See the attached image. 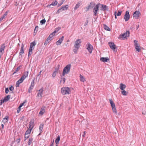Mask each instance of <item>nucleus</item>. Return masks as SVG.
<instances>
[{
  "mask_svg": "<svg viewBox=\"0 0 146 146\" xmlns=\"http://www.w3.org/2000/svg\"><path fill=\"white\" fill-rule=\"evenodd\" d=\"M34 85V80L31 82V85L29 89L28 92L29 93H31L32 92V90L33 89Z\"/></svg>",
  "mask_w": 146,
  "mask_h": 146,
  "instance_id": "13",
  "label": "nucleus"
},
{
  "mask_svg": "<svg viewBox=\"0 0 146 146\" xmlns=\"http://www.w3.org/2000/svg\"><path fill=\"white\" fill-rule=\"evenodd\" d=\"M24 47V45L23 44H22L21 46L20 51L19 53V54L21 56H22V54L24 53V51L23 49Z\"/></svg>",
  "mask_w": 146,
  "mask_h": 146,
  "instance_id": "20",
  "label": "nucleus"
},
{
  "mask_svg": "<svg viewBox=\"0 0 146 146\" xmlns=\"http://www.w3.org/2000/svg\"><path fill=\"white\" fill-rule=\"evenodd\" d=\"M139 46H138V47H135L136 50L138 52H140L141 50V49L139 48Z\"/></svg>",
  "mask_w": 146,
  "mask_h": 146,
  "instance_id": "43",
  "label": "nucleus"
},
{
  "mask_svg": "<svg viewBox=\"0 0 146 146\" xmlns=\"http://www.w3.org/2000/svg\"><path fill=\"white\" fill-rule=\"evenodd\" d=\"M100 61L103 62H105L109 60L108 57H101L100 58Z\"/></svg>",
  "mask_w": 146,
  "mask_h": 146,
  "instance_id": "22",
  "label": "nucleus"
},
{
  "mask_svg": "<svg viewBox=\"0 0 146 146\" xmlns=\"http://www.w3.org/2000/svg\"><path fill=\"white\" fill-rule=\"evenodd\" d=\"M71 65L68 64L64 68L62 77L64 76L65 74L68 73L70 71Z\"/></svg>",
  "mask_w": 146,
  "mask_h": 146,
  "instance_id": "1",
  "label": "nucleus"
},
{
  "mask_svg": "<svg viewBox=\"0 0 146 146\" xmlns=\"http://www.w3.org/2000/svg\"><path fill=\"white\" fill-rule=\"evenodd\" d=\"M43 124H40L39 126V129L40 130V133L42 132V130L43 129Z\"/></svg>",
  "mask_w": 146,
  "mask_h": 146,
  "instance_id": "34",
  "label": "nucleus"
},
{
  "mask_svg": "<svg viewBox=\"0 0 146 146\" xmlns=\"http://www.w3.org/2000/svg\"><path fill=\"white\" fill-rule=\"evenodd\" d=\"M95 5V3L94 2H91L88 5V7L90 9H91L93 8Z\"/></svg>",
  "mask_w": 146,
  "mask_h": 146,
  "instance_id": "23",
  "label": "nucleus"
},
{
  "mask_svg": "<svg viewBox=\"0 0 146 146\" xmlns=\"http://www.w3.org/2000/svg\"><path fill=\"white\" fill-rule=\"evenodd\" d=\"M60 140V137L59 136H58L57 138L56 139L55 142L56 144H58Z\"/></svg>",
  "mask_w": 146,
  "mask_h": 146,
  "instance_id": "36",
  "label": "nucleus"
},
{
  "mask_svg": "<svg viewBox=\"0 0 146 146\" xmlns=\"http://www.w3.org/2000/svg\"><path fill=\"white\" fill-rule=\"evenodd\" d=\"M21 67V66H18L17 68V69H16V70H15L17 72L18 71L20 70Z\"/></svg>",
  "mask_w": 146,
  "mask_h": 146,
  "instance_id": "55",
  "label": "nucleus"
},
{
  "mask_svg": "<svg viewBox=\"0 0 146 146\" xmlns=\"http://www.w3.org/2000/svg\"><path fill=\"white\" fill-rule=\"evenodd\" d=\"M38 27L37 26H36L35 27V30H34V32L35 33H36L38 29Z\"/></svg>",
  "mask_w": 146,
  "mask_h": 146,
  "instance_id": "45",
  "label": "nucleus"
},
{
  "mask_svg": "<svg viewBox=\"0 0 146 146\" xmlns=\"http://www.w3.org/2000/svg\"><path fill=\"white\" fill-rule=\"evenodd\" d=\"M101 7H100V9L101 11H108V7L106 5L104 4H101Z\"/></svg>",
  "mask_w": 146,
  "mask_h": 146,
  "instance_id": "10",
  "label": "nucleus"
},
{
  "mask_svg": "<svg viewBox=\"0 0 146 146\" xmlns=\"http://www.w3.org/2000/svg\"><path fill=\"white\" fill-rule=\"evenodd\" d=\"M86 48L90 54H91L93 49V47L89 42L86 46Z\"/></svg>",
  "mask_w": 146,
  "mask_h": 146,
  "instance_id": "6",
  "label": "nucleus"
},
{
  "mask_svg": "<svg viewBox=\"0 0 146 146\" xmlns=\"http://www.w3.org/2000/svg\"><path fill=\"white\" fill-rule=\"evenodd\" d=\"M130 15L129 14V12L126 11L124 16V19L125 21H127L130 18Z\"/></svg>",
  "mask_w": 146,
  "mask_h": 146,
  "instance_id": "8",
  "label": "nucleus"
},
{
  "mask_svg": "<svg viewBox=\"0 0 146 146\" xmlns=\"http://www.w3.org/2000/svg\"><path fill=\"white\" fill-rule=\"evenodd\" d=\"M57 3H58L57 1L56 0L52 2V3L50 4V5H48V7H50L52 5L53 6L56 5L57 4Z\"/></svg>",
  "mask_w": 146,
  "mask_h": 146,
  "instance_id": "25",
  "label": "nucleus"
},
{
  "mask_svg": "<svg viewBox=\"0 0 146 146\" xmlns=\"http://www.w3.org/2000/svg\"><path fill=\"white\" fill-rule=\"evenodd\" d=\"M64 38V36H62L61 38H60L59 40L56 42V44L57 45H60L63 41Z\"/></svg>",
  "mask_w": 146,
  "mask_h": 146,
  "instance_id": "18",
  "label": "nucleus"
},
{
  "mask_svg": "<svg viewBox=\"0 0 146 146\" xmlns=\"http://www.w3.org/2000/svg\"><path fill=\"white\" fill-rule=\"evenodd\" d=\"M9 89L8 88H7L5 89V92L6 94H8L9 92Z\"/></svg>",
  "mask_w": 146,
  "mask_h": 146,
  "instance_id": "47",
  "label": "nucleus"
},
{
  "mask_svg": "<svg viewBox=\"0 0 146 146\" xmlns=\"http://www.w3.org/2000/svg\"><path fill=\"white\" fill-rule=\"evenodd\" d=\"M33 140V139L32 138H30L29 139V141L28 142V145H31V143H32Z\"/></svg>",
  "mask_w": 146,
  "mask_h": 146,
  "instance_id": "37",
  "label": "nucleus"
},
{
  "mask_svg": "<svg viewBox=\"0 0 146 146\" xmlns=\"http://www.w3.org/2000/svg\"><path fill=\"white\" fill-rule=\"evenodd\" d=\"M130 33L129 31H126L123 34L120 35L118 37V38L120 39H124L127 37L129 36Z\"/></svg>",
  "mask_w": 146,
  "mask_h": 146,
  "instance_id": "3",
  "label": "nucleus"
},
{
  "mask_svg": "<svg viewBox=\"0 0 146 146\" xmlns=\"http://www.w3.org/2000/svg\"><path fill=\"white\" fill-rule=\"evenodd\" d=\"M5 48V44H3L1 46L0 48V58H1V56L3 54L4 50Z\"/></svg>",
  "mask_w": 146,
  "mask_h": 146,
  "instance_id": "15",
  "label": "nucleus"
},
{
  "mask_svg": "<svg viewBox=\"0 0 146 146\" xmlns=\"http://www.w3.org/2000/svg\"><path fill=\"white\" fill-rule=\"evenodd\" d=\"M86 132L85 131H84V134L83 135H82V136L83 137H84L85 136V134H86Z\"/></svg>",
  "mask_w": 146,
  "mask_h": 146,
  "instance_id": "62",
  "label": "nucleus"
},
{
  "mask_svg": "<svg viewBox=\"0 0 146 146\" xmlns=\"http://www.w3.org/2000/svg\"><path fill=\"white\" fill-rule=\"evenodd\" d=\"M81 42V39H77L75 42L74 47H76V48H79Z\"/></svg>",
  "mask_w": 146,
  "mask_h": 146,
  "instance_id": "7",
  "label": "nucleus"
},
{
  "mask_svg": "<svg viewBox=\"0 0 146 146\" xmlns=\"http://www.w3.org/2000/svg\"><path fill=\"white\" fill-rule=\"evenodd\" d=\"M88 20H87L86 21V22L85 23L84 25L85 26L87 25H88Z\"/></svg>",
  "mask_w": 146,
  "mask_h": 146,
  "instance_id": "58",
  "label": "nucleus"
},
{
  "mask_svg": "<svg viewBox=\"0 0 146 146\" xmlns=\"http://www.w3.org/2000/svg\"><path fill=\"white\" fill-rule=\"evenodd\" d=\"M34 123L33 120H31L29 122V128L32 129L34 126Z\"/></svg>",
  "mask_w": 146,
  "mask_h": 146,
  "instance_id": "19",
  "label": "nucleus"
},
{
  "mask_svg": "<svg viewBox=\"0 0 146 146\" xmlns=\"http://www.w3.org/2000/svg\"><path fill=\"white\" fill-rule=\"evenodd\" d=\"M21 109V108H19V107L18 108V110H17V112L19 113Z\"/></svg>",
  "mask_w": 146,
  "mask_h": 146,
  "instance_id": "57",
  "label": "nucleus"
},
{
  "mask_svg": "<svg viewBox=\"0 0 146 146\" xmlns=\"http://www.w3.org/2000/svg\"><path fill=\"white\" fill-rule=\"evenodd\" d=\"M46 107L43 106L41 108V110L39 113V115H42L45 112Z\"/></svg>",
  "mask_w": 146,
  "mask_h": 146,
  "instance_id": "16",
  "label": "nucleus"
},
{
  "mask_svg": "<svg viewBox=\"0 0 146 146\" xmlns=\"http://www.w3.org/2000/svg\"><path fill=\"white\" fill-rule=\"evenodd\" d=\"M29 74L28 71L24 72L23 75L21 77L24 80L28 76Z\"/></svg>",
  "mask_w": 146,
  "mask_h": 146,
  "instance_id": "21",
  "label": "nucleus"
},
{
  "mask_svg": "<svg viewBox=\"0 0 146 146\" xmlns=\"http://www.w3.org/2000/svg\"><path fill=\"white\" fill-rule=\"evenodd\" d=\"M32 129H31L29 128L28 130L26 131L25 134H26L27 135H29V134H30L31 133Z\"/></svg>",
  "mask_w": 146,
  "mask_h": 146,
  "instance_id": "32",
  "label": "nucleus"
},
{
  "mask_svg": "<svg viewBox=\"0 0 146 146\" xmlns=\"http://www.w3.org/2000/svg\"><path fill=\"white\" fill-rule=\"evenodd\" d=\"M79 48H76V47H74V48L73 49V51L76 54L77 53V50L79 49Z\"/></svg>",
  "mask_w": 146,
  "mask_h": 146,
  "instance_id": "44",
  "label": "nucleus"
},
{
  "mask_svg": "<svg viewBox=\"0 0 146 146\" xmlns=\"http://www.w3.org/2000/svg\"><path fill=\"white\" fill-rule=\"evenodd\" d=\"M80 81L84 82L85 81V79L84 78L83 76H82L81 74L80 75Z\"/></svg>",
  "mask_w": 146,
  "mask_h": 146,
  "instance_id": "33",
  "label": "nucleus"
},
{
  "mask_svg": "<svg viewBox=\"0 0 146 146\" xmlns=\"http://www.w3.org/2000/svg\"><path fill=\"white\" fill-rule=\"evenodd\" d=\"M8 120V117H7V118H4L3 119V121H4L5 122H7V121Z\"/></svg>",
  "mask_w": 146,
  "mask_h": 146,
  "instance_id": "54",
  "label": "nucleus"
},
{
  "mask_svg": "<svg viewBox=\"0 0 146 146\" xmlns=\"http://www.w3.org/2000/svg\"><path fill=\"white\" fill-rule=\"evenodd\" d=\"M9 90L11 91H13L14 89V87L11 86V87L9 88Z\"/></svg>",
  "mask_w": 146,
  "mask_h": 146,
  "instance_id": "49",
  "label": "nucleus"
},
{
  "mask_svg": "<svg viewBox=\"0 0 146 146\" xmlns=\"http://www.w3.org/2000/svg\"><path fill=\"white\" fill-rule=\"evenodd\" d=\"M56 73H57L55 72H53V74H52V78H54V77L56 75Z\"/></svg>",
  "mask_w": 146,
  "mask_h": 146,
  "instance_id": "46",
  "label": "nucleus"
},
{
  "mask_svg": "<svg viewBox=\"0 0 146 146\" xmlns=\"http://www.w3.org/2000/svg\"><path fill=\"white\" fill-rule=\"evenodd\" d=\"M24 103L25 102H24L23 103H22V104H21L19 106V108H21L24 105Z\"/></svg>",
  "mask_w": 146,
  "mask_h": 146,
  "instance_id": "56",
  "label": "nucleus"
},
{
  "mask_svg": "<svg viewBox=\"0 0 146 146\" xmlns=\"http://www.w3.org/2000/svg\"><path fill=\"white\" fill-rule=\"evenodd\" d=\"M50 41H48L47 40V39H46V40L45 41V42L44 44V45H46L49 42H50Z\"/></svg>",
  "mask_w": 146,
  "mask_h": 146,
  "instance_id": "50",
  "label": "nucleus"
},
{
  "mask_svg": "<svg viewBox=\"0 0 146 146\" xmlns=\"http://www.w3.org/2000/svg\"><path fill=\"white\" fill-rule=\"evenodd\" d=\"M115 14L117 16H119L121 15V14L122 13V11H118V13H117L116 11H115Z\"/></svg>",
  "mask_w": 146,
  "mask_h": 146,
  "instance_id": "42",
  "label": "nucleus"
},
{
  "mask_svg": "<svg viewBox=\"0 0 146 146\" xmlns=\"http://www.w3.org/2000/svg\"><path fill=\"white\" fill-rule=\"evenodd\" d=\"M89 9H90L88 7V6H87L86 8L85 11H88Z\"/></svg>",
  "mask_w": 146,
  "mask_h": 146,
  "instance_id": "61",
  "label": "nucleus"
},
{
  "mask_svg": "<svg viewBox=\"0 0 146 146\" xmlns=\"http://www.w3.org/2000/svg\"><path fill=\"white\" fill-rule=\"evenodd\" d=\"M134 44L135 47H138V46H139L138 43V42L136 40H134Z\"/></svg>",
  "mask_w": 146,
  "mask_h": 146,
  "instance_id": "31",
  "label": "nucleus"
},
{
  "mask_svg": "<svg viewBox=\"0 0 146 146\" xmlns=\"http://www.w3.org/2000/svg\"><path fill=\"white\" fill-rule=\"evenodd\" d=\"M109 100L110 101V102L111 104V106L112 109V111L115 114L117 113V111L116 109L115 105V104L113 102V101L111 99H109Z\"/></svg>",
  "mask_w": 146,
  "mask_h": 146,
  "instance_id": "5",
  "label": "nucleus"
},
{
  "mask_svg": "<svg viewBox=\"0 0 146 146\" xmlns=\"http://www.w3.org/2000/svg\"><path fill=\"white\" fill-rule=\"evenodd\" d=\"M8 11H7L0 18V21H1L5 18V17L7 15Z\"/></svg>",
  "mask_w": 146,
  "mask_h": 146,
  "instance_id": "28",
  "label": "nucleus"
},
{
  "mask_svg": "<svg viewBox=\"0 0 146 146\" xmlns=\"http://www.w3.org/2000/svg\"><path fill=\"white\" fill-rule=\"evenodd\" d=\"M43 91V89L42 88L40 89L39 90V93H40V94H42V93Z\"/></svg>",
  "mask_w": 146,
  "mask_h": 146,
  "instance_id": "51",
  "label": "nucleus"
},
{
  "mask_svg": "<svg viewBox=\"0 0 146 146\" xmlns=\"http://www.w3.org/2000/svg\"><path fill=\"white\" fill-rule=\"evenodd\" d=\"M64 1V0L63 1H62V2H60V3H59L58 4V6H61L63 3V2Z\"/></svg>",
  "mask_w": 146,
  "mask_h": 146,
  "instance_id": "53",
  "label": "nucleus"
},
{
  "mask_svg": "<svg viewBox=\"0 0 146 146\" xmlns=\"http://www.w3.org/2000/svg\"><path fill=\"white\" fill-rule=\"evenodd\" d=\"M81 2L79 1L76 4L74 8V9L75 10H76L81 5Z\"/></svg>",
  "mask_w": 146,
  "mask_h": 146,
  "instance_id": "27",
  "label": "nucleus"
},
{
  "mask_svg": "<svg viewBox=\"0 0 146 146\" xmlns=\"http://www.w3.org/2000/svg\"><path fill=\"white\" fill-rule=\"evenodd\" d=\"M56 31H54L53 32L51 33L49 35V36L47 38V40L48 41H50L52 39V38L54 35L55 33H56Z\"/></svg>",
  "mask_w": 146,
  "mask_h": 146,
  "instance_id": "14",
  "label": "nucleus"
},
{
  "mask_svg": "<svg viewBox=\"0 0 146 146\" xmlns=\"http://www.w3.org/2000/svg\"><path fill=\"white\" fill-rule=\"evenodd\" d=\"M60 65L58 64V68H56L55 69V71H54V72L57 73L59 70V68L60 67Z\"/></svg>",
  "mask_w": 146,
  "mask_h": 146,
  "instance_id": "40",
  "label": "nucleus"
},
{
  "mask_svg": "<svg viewBox=\"0 0 146 146\" xmlns=\"http://www.w3.org/2000/svg\"><path fill=\"white\" fill-rule=\"evenodd\" d=\"M101 4L99 3L96 5L94 6V8L93 9V12L94 13V15L96 16L99 10V6H100Z\"/></svg>",
  "mask_w": 146,
  "mask_h": 146,
  "instance_id": "4",
  "label": "nucleus"
},
{
  "mask_svg": "<svg viewBox=\"0 0 146 146\" xmlns=\"http://www.w3.org/2000/svg\"><path fill=\"white\" fill-rule=\"evenodd\" d=\"M33 49L32 48H29L28 53V56L32 54Z\"/></svg>",
  "mask_w": 146,
  "mask_h": 146,
  "instance_id": "38",
  "label": "nucleus"
},
{
  "mask_svg": "<svg viewBox=\"0 0 146 146\" xmlns=\"http://www.w3.org/2000/svg\"><path fill=\"white\" fill-rule=\"evenodd\" d=\"M104 29L108 31H110V28L108 27L106 25L104 24Z\"/></svg>",
  "mask_w": 146,
  "mask_h": 146,
  "instance_id": "30",
  "label": "nucleus"
},
{
  "mask_svg": "<svg viewBox=\"0 0 146 146\" xmlns=\"http://www.w3.org/2000/svg\"><path fill=\"white\" fill-rule=\"evenodd\" d=\"M62 77L63 76H62V77L61 76V79H62V80H63V83H64L65 82V80L66 79H65V78H62Z\"/></svg>",
  "mask_w": 146,
  "mask_h": 146,
  "instance_id": "59",
  "label": "nucleus"
},
{
  "mask_svg": "<svg viewBox=\"0 0 146 146\" xmlns=\"http://www.w3.org/2000/svg\"><path fill=\"white\" fill-rule=\"evenodd\" d=\"M46 21L45 19H43L41 20L40 21V23L42 25L44 24Z\"/></svg>",
  "mask_w": 146,
  "mask_h": 146,
  "instance_id": "41",
  "label": "nucleus"
},
{
  "mask_svg": "<svg viewBox=\"0 0 146 146\" xmlns=\"http://www.w3.org/2000/svg\"><path fill=\"white\" fill-rule=\"evenodd\" d=\"M119 88L121 90H123L126 88V85L122 83H121L119 84Z\"/></svg>",
  "mask_w": 146,
  "mask_h": 146,
  "instance_id": "24",
  "label": "nucleus"
},
{
  "mask_svg": "<svg viewBox=\"0 0 146 146\" xmlns=\"http://www.w3.org/2000/svg\"><path fill=\"white\" fill-rule=\"evenodd\" d=\"M68 7V5H66L65 6H62V7L60 8L57 12V13H59L65 10H66Z\"/></svg>",
  "mask_w": 146,
  "mask_h": 146,
  "instance_id": "9",
  "label": "nucleus"
},
{
  "mask_svg": "<svg viewBox=\"0 0 146 146\" xmlns=\"http://www.w3.org/2000/svg\"><path fill=\"white\" fill-rule=\"evenodd\" d=\"M10 95H7L3 99L4 101L5 102H6L8 101L10 99Z\"/></svg>",
  "mask_w": 146,
  "mask_h": 146,
  "instance_id": "26",
  "label": "nucleus"
},
{
  "mask_svg": "<svg viewBox=\"0 0 146 146\" xmlns=\"http://www.w3.org/2000/svg\"><path fill=\"white\" fill-rule=\"evenodd\" d=\"M121 92V94L124 96H127V95L128 92L125 91L124 90H122Z\"/></svg>",
  "mask_w": 146,
  "mask_h": 146,
  "instance_id": "35",
  "label": "nucleus"
},
{
  "mask_svg": "<svg viewBox=\"0 0 146 146\" xmlns=\"http://www.w3.org/2000/svg\"><path fill=\"white\" fill-rule=\"evenodd\" d=\"M29 135H27L26 134H25V141L29 137Z\"/></svg>",
  "mask_w": 146,
  "mask_h": 146,
  "instance_id": "48",
  "label": "nucleus"
},
{
  "mask_svg": "<svg viewBox=\"0 0 146 146\" xmlns=\"http://www.w3.org/2000/svg\"><path fill=\"white\" fill-rule=\"evenodd\" d=\"M24 80L21 77V78L17 82L16 84V87H19L20 84L22 83Z\"/></svg>",
  "mask_w": 146,
  "mask_h": 146,
  "instance_id": "17",
  "label": "nucleus"
},
{
  "mask_svg": "<svg viewBox=\"0 0 146 146\" xmlns=\"http://www.w3.org/2000/svg\"><path fill=\"white\" fill-rule=\"evenodd\" d=\"M36 44L35 43L34 41L31 42L30 44V48H32L34 49L33 47L35 46Z\"/></svg>",
  "mask_w": 146,
  "mask_h": 146,
  "instance_id": "29",
  "label": "nucleus"
},
{
  "mask_svg": "<svg viewBox=\"0 0 146 146\" xmlns=\"http://www.w3.org/2000/svg\"><path fill=\"white\" fill-rule=\"evenodd\" d=\"M20 139L19 138L17 139L16 140V141L18 143H19L20 142Z\"/></svg>",
  "mask_w": 146,
  "mask_h": 146,
  "instance_id": "60",
  "label": "nucleus"
},
{
  "mask_svg": "<svg viewBox=\"0 0 146 146\" xmlns=\"http://www.w3.org/2000/svg\"><path fill=\"white\" fill-rule=\"evenodd\" d=\"M5 102L3 100V99H1L0 101V105H2V104L4 103Z\"/></svg>",
  "mask_w": 146,
  "mask_h": 146,
  "instance_id": "52",
  "label": "nucleus"
},
{
  "mask_svg": "<svg viewBox=\"0 0 146 146\" xmlns=\"http://www.w3.org/2000/svg\"><path fill=\"white\" fill-rule=\"evenodd\" d=\"M61 92L63 95L69 94L71 91L69 88L68 87H63L61 89Z\"/></svg>",
  "mask_w": 146,
  "mask_h": 146,
  "instance_id": "2",
  "label": "nucleus"
},
{
  "mask_svg": "<svg viewBox=\"0 0 146 146\" xmlns=\"http://www.w3.org/2000/svg\"><path fill=\"white\" fill-rule=\"evenodd\" d=\"M1 126L2 127V129H3L4 128V125L3 124H2Z\"/></svg>",
  "mask_w": 146,
  "mask_h": 146,
  "instance_id": "63",
  "label": "nucleus"
},
{
  "mask_svg": "<svg viewBox=\"0 0 146 146\" xmlns=\"http://www.w3.org/2000/svg\"><path fill=\"white\" fill-rule=\"evenodd\" d=\"M42 94H40V93H38L36 97L40 99L42 98Z\"/></svg>",
  "mask_w": 146,
  "mask_h": 146,
  "instance_id": "39",
  "label": "nucleus"
},
{
  "mask_svg": "<svg viewBox=\"0 0 146 146\" xmlns=\"http://www.w3.org/2000/svg\"><path fill=\"white\" fill-rule=\"evenodd\" d=\"M139 26V25H136L137 29L138 28Z\"/></svg>",
  "mask_w": 146,
  "mask_h": 146,
  "instance_id": "64",
  "label": "nucleus"
},
{
  "mask_svg": "<svg viewBox=\"0 0 146 146\" xmlns=\"http://www.w3.org/2000/svg\"><path fill=\"white\" fill-rule=\"evenodd\" d=\"M108 44L110 48L112 50H114L116 48L115 45L112 42H109L108 43Z\"/></svg>",
  "mask_w": 146,
  "mask_h": 146,
  "instance_id": "12",
  "label": "nucleus"
},
{
  "mask_svg": "<svg viewBox=\"0 0 146 146\" xmlns=\"http://www.w3.org/2000/svg\"><path fill=\"white\" fill-rule=\"evenodd\" d=\"M141 15V13L139 11H136L133 14V17L135 19H138Z\"/></svg>",
  "mask_w": 146,
  "mask_h": 146,
  "instance_id": "11",
  "label": "nucleus"
}]
</instances>
